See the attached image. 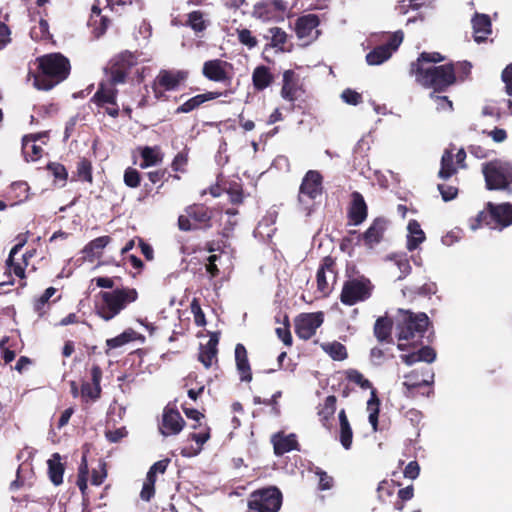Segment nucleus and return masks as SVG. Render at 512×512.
Here are the masks:
<instances>
[{"label":"nucleus","instance_id":"obj_7","mask_svg":"<svg viewBox=\"0 0 512 512\" xmlns=\"http://www.w3.org/2000/svg\"><path fill=\"white\" fill-rule=\"evenodd\" d=\"M374 289L372 281L365 275L359 274L344 281L339 298L342 304L353 306L370 299Z\"/></svg>","mask_w":512,"mask_h":512},{"label":"nucleus","instance_id":"obj_24","mask_svg":"<svg viewBox=\"0 0 512 512\" xmlns=\"http://www.w3.org/2000/svg\"><path fill=\"white\" fill-rule=\"evenodd\" d=\"M301 90L300 77L292 69L283 72V84L281 96L289 102H295L298 98V91Z\"/></svg>","mask_w":512,"mask_h":512},{"label":"nucleus","instance_id":"obj_14","mask_svg":"<svg viewBox=\"0 0 512 512\" xmlns=\"http://www.w3.org/2000/svg\"><path fill=\"white\" fill-rule=\"evenodd\" d=\"M202 75L209 81L230 86L234 76V66L219 58L207 60L202 66Z\"/></svg>","mask_w":512,"mask_h":512},{"label":"nucleus","instance_id":"obj_12","mask_svg":"<svg viewBox=\"0 0 512 512\" xmlns=\"http://www.w3.org/2000/svg\"><path fill=\"white\" fill-rule=\"evenodd\" d=\"M137 64V56L130 51L126 50L115 55L105 68L108 81L112 85L125 83L131 69Z\"/></svg>","mask_w":512,"mask_h":512},{"label":"nucleus","instance_id":"obj_33","mask_svg":"<svg viewBox=\"0 0 512 512\" xmlns=\"http://www.w3.org/2000/svg\"><path fill=\"white\" fill-rule=\"evenodd\" d=\"M319 23V17L315 14H307L299 17L295 23V32L297 37L299 39L311 37Z\"/></svg>","mask_w":512,"mask_h":512},{"label":"nucleus","instance_id":"obj_43","mask_svg":"<svg viewBox=\"0 0 512 512\" xmlns=\"http://www.w3.org/2000/svg\"><path fill=\"white\" fill-rule=\"evenodd\" d=\"M183 25L191 28L196 34H199L207 29L209 20L205 18L204 12L194 10L187 14V19Z\"/></svg>","mask_w":512,"mask_h":512},{"label":"nucleus","instance_id":"obj_23","mask_svg":"<svg viewBox=\"0 0 512 512\" xmlns=\"http://www.w3.org/2000/svg\"><path fill=\"white\" fill-rule=\"evenodd\" d=\"M271 443L273 444V450L276 456H282L293 450L300 451V444L294 433L286 435L283 431H279L272 435Z\"/></svg>","mask_w":512,"mask_h":512},{"label":"nucleus","instance_id":"obj_21","mask_svg":"<svg viewBox=\"0 0 512 512\" xmlns=\"http://www.w3.org/2000/svg\"><path fill=\"white\" fill-rule=\"evenodd\" d=\"M24 245L25 240L20 241L19 243L14 245L10 250L8 258L5 261L4 275H6L7 277H11L12 275H14L20 278L21 280H24L26 278V263H24V260H21V258L18 257V254L22 250Z\"/></svg>","mask_w":512,"mask_h":512},{"label":"nucleus","instance_id":"obj_39","mask_svg":"<svg viewBox=\"0 0 512 512\" xmlns=\"http://www.w3.org/2000/svg\"><path fill=\"white\" fill-rule=\"evenodd\" d=\"M141 163L140 167L146 169L148 167L156 166L163 161V153L159 146H145L140 150Z\"/></svg>","mask_w":512,"mask_h":512},{"label":"nucleus","instance_id":"obj_62","mask_svg":"<svg viewBox=\"0 0 512 512\" xmlns=\"http://www.w3.org/2000/svg\"><path fill=\"white\" fill-rule=\"evenodd\" d=\"M438 190L445 202L453 200L458 195V189L454 186L439 184Z\"/></svg>","mask_w":512,"mask_h":512},{"label":"nucleus","instance_id":"obj_13","mask_svg":"<svg viewBox=\"0 0 512 512\" xmlns=\"http://www.w3.org/2000/svg\"><path fill=\"white\" fill-rule=\"evenodd\" d=\"M338 276L336 259L330 255L325 256L316 273L317 291L322 297H327L333 290Z\"/></svg>","mask_w":512,"mask_h":512},{"label":"nucleus","instance_id":"obj_25","mask_svg":"<svg viewBox=\"0 0 512 512\" xmlns=\"http://www.w3.org/2000/svg\"><path fill=\"white\" fill-rule=\"evenodd\" d=\"M337 398L335 395L327 396L323 402L316 407L317 415L323 427L331 430L333 426L334 414L336 412Z\"/></svg>","mask_w":512,"mask_h":512},{"label":"nucleus","instance_id":"obj_50","mask_svg":"<svg viewBox=\"0 0 512 512\" xmlns=\"http://www.w3.org/2000/svg\"><path fill=\"white\" fill-rule=\"evenodd\" d=\"M146 175L151 184H157L161 182V184L157 187L156 193H159L160 189L163 187L164 182H167L171 176L167 168H160L154 171H149Z\"/></svg>","mask_w":512,"mask_h":512},{"label":"nucleus","instance_id":"obj_59","mask_svg":"<svg viewBox=\"0 0 512 512\" xmlns=\"http://www.w3.org/2000/svg\"><path fill=\"white\" fill-rule=\"evenodd\" d=\"M395 491V486L392 483H389L388 481H382L379 483L377 492L378 497L382 502H385L387 498L393 496Z\"/></svg>","mask_w":512,"mask_h":512},{"label":"nucleus","instance_id":"obj_40","mask_svg":"<svg viewBox=\"0 0 512 512\" xmlns=\"http://www.w3.org/2000/svg\"><path fill=\"white\" fill-rule=\"evenodd\" d=\"M408 236L406 247L409 251L416 250L419 245L426 239L424 231L417 220H410L407 226Z\"/></svg>","mask_w":512,"mask_h":512},{"label":"nucleus","instance_id":"obj_41","mask_svg":"<svg viewBox=\"0 0 512 512\" xmlns=\"http://www.w3.org/2000/svg\"><path fill=\"white\" fill-rule=\"evenodd\" d=\"M109 22L110 20L108 17L101 15V9L98 6L93 5L88 24L93 28V32L96 37H100L106 32Z\"/></svg>","mask_w":512,"mask_h":512},{"label":"nucleus","instance_id":"obj_17","mask_svg":"<svg viewBox=\"0 0 512 512\" xmlns=\"http://www.w3.org/2000/svg\"><path fill=\"white\" fill-rule=\"evenodd\" d=\"M323 321L322 312L301 313L295 318V333L300 339L308 340L315 335Z\"/></svg>","mask_w":512,"mask_h":512},{"label":"nucleus","instance_id":"obj_32","mask_svg":"<svg viewBox=\"0 0 512 512\" xmlns=\"http://www.w3.org/2000/svg\"><path fill=\"white\" fill-rule=\"evenodd\" d=\"M235 361L241 381L250 382L252 380V371L248 360L247 350L241 343H238L235 347Z\"/></svg>","mask_w":512,"mask_h":512},{"label":"nucleus","instance_id":"obj_48","mask_svg":"<svg viewBox=\"0 0 512 512\" xmlns=\"http://www.w3.org/2000/svg\"><path fill=\"white\" fill-rule=\"evenodd\" d=\"M56 288L48 287L41 296H39L34 301V311L38 314V316H43L45 314V306L48 304L50 298L56 293Z\"/></svg>","mask_w":512,"mask_h":512},{"label":"nucleus","instance_id":"obj_52","mask_svg":"<svg viewBox=\"0 0 512 512\" xmlns=\"http://www.w3.org/2000/svg\"><path fill=\"white\" fill-rule=\"evenodd\" d=\"M238 41L246 46L248 49H253L257 46L258 41L255 36L252 35V32L247 28H238L236 30Z\"/></svg>","mask_w":512,"mask_h":512},{"label":"nucleus","instance_id":"obj_53","mask_svg":"<svg viewBox=\"0 0 512 512\" xmlns=\"http://www.w3.org/2000/svg\"><path fill=\"white\" fill-rule=\"evenodd\" d=\"M276 334L278 338L286 345L291 346L293 343L291 331H290V321L288 315H284L283 319V327L276 328Z\"/></svg>","mask_w":512,"mask_h":512},{"label":"nucleus","instance_id":"obj_3","mask_svg":"<svg viewBox=\"0 0 512 512\" xmlns=\"http://www.w3.org/2000/svg\"><path fill=\"white\" fill-rule=\"evenodd\" d=\"M395 324L399 341L421 343L431 321L424 312L414 313L410 310L398 309Z\"/></svg>","mask_w":512,"mask_h":512},{"label":"nucleus","instance_id":"obj_18","mask_svg":"<svg viewBox=\"0 0 512 512\" xmlns=\"http://www.w3.org/2000/svg\"><path fill=\"white\" fill-rule=\"evenodd\" d=\"M185 426V420L180 412L175 408L167 405L162 414V421L159 430L164 436L179 434Z\"/></svg>","mask_w":512,"mask_h":512},{"label":"nucleus","instance_id":"obj_56","mask_svg":"<svg viewBox=\"0 0 512 512\" xmlns=\"http://www.w3.org/2000/svg\"><path fill=\"white\" fill-rule=\"evenodd\" d=\"M191 312L194 316V322L196 326L203 327L206 325V318L205 314L201 308V305L199 303V300L194 298L190 304Z\"/></svg>","mask_w":512,"mask_h":512},{"label":"nucleus","instance_id":"obj_26","mask_svg":"<svg viewBox=\"0 0 512 512\" xmlns=\"http://www.w3.org/2000/svg\"><path fill=\"white\" fill-rule=\"evenodd\" d=\"M198 427V432H192L188 435V439L195 441L198 447L193 451L187 448H183L181 450V455L183 457H192L198 455L202 451L203 445L210 439L211 428L208 426V424L199 422Z\"/></svg>","mask_w":512,"mask_h":512},{"label":"nucleus","instance_id":"obj_55","mask_svg":"<svg viewBox=\"0 0 512 512\" xmlns=\"http://www.w3.org/2000/svg\"><path fill=\"white\" fill-rule=\"evenodd\" d=\"M101 386H95L89 382H84L81 386L82 398L96 401L101 396Z\"/></svg>","mask_w":512,"mask_h":512},{"label":"nucleus","instance_id":"obj_4","mask_svg":"<svg viewBox=\"0 0 512 512\" xmlns=\"http://www.w3.org/2000/svg\"><path fill=\"white\" fill-rule=\"evenodd\" d=\"M100 296L102 302L96 304V314L104 321H110L138 299V292L135 288L124 287L100 292Z\"/></svg>","mask_w":512,"mask_h":512},{"label":"nucleus","instance_id":"obj_46","mask_svg":"<svg viewBox=\"0 0 512 512\" xmlns=\"http://www.w3.org/2000/svg\"><path fill=\"white\" fill-rule=\"evenodd\" d=\"M136 332L129 328L114 338L106 340V345L109 349L121 347L133 340H135Z\"/></svg>","mask_w":512,"mask_h":512},{"label":"nucleus","instance_id":"obj_54","mask_svg":"<svg viewBox=\"0 0 512 512\" xmlns=\"http://www.w3.org/2000/svg\"><path fill=\"white\" fill-rule=\"evenodd\" d=\"M188 165V152L186 149L183 151L178 152L172 162H171V168L174 172H180L185 173L186 167Z\"/></svg>","mask_w":512,"mask_h":512},{"label":"nucleus","instance_id":"obj_38","mask_svg":"<svg viewBox=\"0 0 512 512\" xmlns=\"http://www.w3.org/2000/svg\"><path fill=\"white\" fill-rule=\"evenodd\" d=\"M340 432L339 440L344 449L349 450L353 442V430L348 420L345 409H341L338 413Z\"/></svg>","mask_w":512,"mask_h":512},{"label":"nucleus","instance_id":"obj_64","mask_svg":"<svg viewBox=\"0 0 512 512\" xmlns=\"http://www.w3.org/2000/svg\"><path fill=\"white\" fill-rule=\"evenodd\" d=\"M48 169L52 172L55 178L66 181L68 172L64 165L60 163H50L48 165Z\"/></svg>","mask_w":512,"mask_h":512},{"label":"nucleus","instance_id":"obj_42","mask_svg":"<svg viewBox=\"0 0 512 512\" xmlns=\"http://www.w3.org/2000/svg\"><path fill=\"white\" fill-rule=\"evenodd\" d=\"M264 38L270 40L265 46V51L268 48H276L277 51L284 52L285 44L287 43V34L284 30L279 27H272L268 30V34L264 35Z\"/></svg>","mask_w":512,"mask_h":512},{"label":"nucleus","instance_id":"obj_37","mask_svg":"<svg viewBox=\"0 0 512 512\" xmlns=\"http://www.w3.org/2000/svg\"><path fill=\"white\" fill-rule=\"evenodd\" d=\"M48 465V476L50 481L55 486H59L63 483V475L65 472V465L61 462V456L59 453L52 454L51 458L47 461Z\"/></svg>","mask_w":512,"mask_h":512},{"label":"nucleus","instance_id":"obj_1","mask_svg":"<svg viewBox=\"0 0 512 512\" xmlns=\"http://www.w3.org/2000/svg\"><path fill=\"white\" fill-rule=\"evenodd\" d=\"M445 57L439 52H422L416 61L410 63L409 73L415 81L424 88L441 93L456 82V68L453 63L435 66L443 62Z\"/></svg>","mask_w":512,"mask_h":512},{"label":"nucleus","instance_id":"obj_49","mask_svg":"<svg viewBox=\"0 0 512 512\" xmlns=\"http://www.w3.org/2000/svg\"><path fill=\"white\" fill-rule=\"evenodd\" d=\"M77 175L82 181L92 183V163L87 158H81L77 163Z\"/></svg>","mask_w":512,"mask_h":512},{"label":"nucleus","instance_id":"obj_35","mask_svg":"<svg viewBox=\"0 0 512 512\" xmlns=\"http://www.w3.org/2000/svg\"><path fill=\"white\" fill-rule=\"evenodd\" d=\"M428 378L420 379L418 371L414 370L404 376L405 381L403 386L407 389V394H412L413 391L422 386H429L434 381V373L431 369L426 371Z\"/></svg>","mask_w":512,"mask_h":512},{"label":"nucleus","instance_id":"obj_19","mask_svg":"<svg viewBox=\"0 0 512 512\" xmlns=\"http://www.w3.org/2000/svg\"><path fill=\"white\" fill-rule=\"evenodd\" d=\"M387 226L388 220L385 217H376L366 231L358 235V243L363 241L367 248H374L383 240Z\"/></svg>","mask_w":512,"mask_h":512},{"label":"nucleus","instance_id":"obj_15","mask_svg":"<svg viewBox=\"0 0 512 512\" xmlns=\"http://www.w3.org/2000/svg\"><path fill=\"white\" fill-rule=\"evenodd\" d=\"M404 38L402 31H396L390 35L387 43L376 46L366 55V62L369 65H380L387 61L397 51Z\"/></svg>","mask_w":512,"mask_h":512},{"label":"nucleus","instance_id":"obj_5","mask_svg":"<svg viewBox=\"0 0 512 512\" xmlns=\"http://www.w3.org/2000/svg\"><path fill=\"white\" fill-rule=\"evenodd\" d=\"M485 186L488 190H502L512 193V163L494 159L482 165Z\"/></svg>","mask_w":512,"mask_h":512},{"label":"nucleus","instance_id":"obj_20","mask_svg":"<svg viewBox=\"0 0 512 512\" xmlns=\"http://www.w3.org/2000/svg\"><path fill=\"white\" fill-rule=\"evenodd\" d=\"M350 197L351 200L347 208L348 224L359 226L368 217V206L360 192L353 191Z\"/></svg>","mask_w":512,"mask_h":512},{"label":"nucleus","instance_id":"obj_30","mask_svg":"<svg viewBox=\"0 0 512 512\" xmlns=\"http://www.w3.org/2000/svg\"><path fill=\"white\" fill-rule=\"evenodd\" d=\"M275 80L271 69L265 65H259L252 72V84L256 91H263L270 87Z\"/></svg>","mask_w":512,"mask_h":512},{"label":"nucleus","instance_id":"obj_58","mask_svg":"<svg viewBox=\"0 0 512 512\" xmlns=\"http://www.w3.org/2000/svg\"><path fill=\"white\" fill-rule=\"evenodd\" d=\"M227 194L231 203L240 204L243 202V189L240 184L236 182L230 184Z\"/></svg>","mask_w":512,"mask_h":512},{"label":"nucleus","instance_id":"obj_34","mask_svg":"<svg viewBox=\"0 0 512 512\" xmlns=\"http://www.w3.org/2000/svg\"><path fill=\"white\" fill-rule=\"evenodd\" d=\"M393 324V320L387 316L377 318L373 332L379 342L387 344L394 342L392 337Z\"/></svg>","mask_w":512,"mask_h":512},{"label":"nucleus","instance_id":"obj_61","mask_svg":"<svg viewBox=\"0 0 512 512\" xmlns=\"http://www.w3.org/2000/svg\"><path fill=\"white\" fill-rule=\"evenodd\" d=\"M342 99L350 105H358L362 102V95L350 88L345 89L341 95Z\"/></svg>","mask_w":512,"mask_h":512},{"label":"nucleus","instance_id":"obj_31","mask_svg":"<svg viewBox=\"0 0 512 512\" xmlns=\"http://www.w3.org/2000/svg\"><path fill=\"white\" fill-rule=\"evenodd\" d=\"M437 353L431 346H422L417 351L409 354L400 355L401 360L408 366H411L417 362L432 363L435 361Z\"/></svg>","mask_w":512,"mask_h":512},{"label":"nucleus","instance_id":"obj_51","mask_svg":"<svg viewBox=\"0 0 512 512\" xmlns=\"http://www.w3.org/2000/svg\"><path fill=\"white\" fill-rule=\"evenodd\" d=\"M142 176L140 172L133 168L128 167L124 171L123 181L124 184L129 188H138L141 184Z\"/></svg>","mask_w":512,"mask_h":512},{"label":"nucleus","instance_id":"obj_45","mask_svg":"<svg viewBox=\"0 0 512 512\" xmlns=\"http://www.w3.org/2000/svg\"><path fill=\"white\" fill-rule=\"evenodd\" d=\"M454 155L451 151L445 150L441 158V168L438 176L442 179H448L457 172V168L454 165Z\"/></svg>","mask_w":512,"mask_h":512},{"label":"nucleus","instance_id":"obj_8","mask_svg":"<svg viewBox=\"0 0 512 512\" xmlns=\"http://www.w3.org/2000/svg\"><path fill=\"white\" fill-rule=\"evenodd\" d=\"M283 502V494L276 486H268L249 494L247 512H278Z\"/></svg>","mask_w":512,"mask_h":512},{"label":"nucleus","instance_id":"obj_57","mask_svg":"<svg viewBox=\"0 0 512 512\" xmlns=\"http://www.w3.org/2000/svg\"><path fill=\"white\" fill-rule=\"evenodd\" d=\"M107 477L106 463L100 461L99 469H93L91 475V484L95 486L101 485Z\"/></svg>","mask_w":512,"mask_h":512},{"label":"nucleus","instance_id":"obj_36","mask_svg":"<svg viewBox=\"0 0 512 512\" xmlns=\"http://www.w3.org/2000/svg\"><path fill=\"white\" fill-rule=\"evenodd\" d=\"M110 242V236L105 235L97 237L84 246L82 253L84 254L85 258L93 261L94 259L100 258L102 256L104 248Z\"/></svg>","mask_w":512,"mask_h":512},{"label":"nucleus","instance_id":"obj_28","mask_svg":"<svg viewBox=\"0 0 512 512\" xmlns=\"http://www.w3.org/2000/svg\"><path fill=\"white\" fill-rule=\"evenodd\" d=\"M472 26H473V37L477 43H482L486 41L488 35L491 34V20L490 17L486 14L476 13L472 18Z\"/></svg>","mask_w":512,"mask_h":512},{"label":"nucleus","instance_id":"obj_63","mask_svg":"<svg viewBox=\"0 0 512 512\" xmlns=\"http://www.w3.org/2000/svg\"><path fill=\"white\" fill-rule=\"evenodd\" d=\"M501 79L505 84V92L512 96V63L508 64L501 73Z\"/></svg>","mask_w":512,"mask_h":512},{"label":"nucleus","instance_id":"obj_44","mask_svg":"<svg viewBox=\"0 0 512 512\" xmlns=\"http://www.w3.org/2000/svg\"><path fill=\"white\" fill-rule=\"evenodd\" d=\"M321 348L335 361H343L348 357L345 345L338 341L322 343Z\"/></svg>","mask_w":512,"mask_h":512},{"label":"nucleus","instance_id":"obj_10","mask_svg":"<svg viewBox=\"0 0 512 512\" xmlns=\"http://www.w3.org/2000/svg\"><path fill=\"white\" fill-rule=\"evenodd\" d=\"M188 71L161 69L152 83V90L157 100L166 101L167 91H176L188 79Z\"/></svg>","mask_w":512,"mask_h":512},{"label":"nucleus","instance_id":"obj_29","mask_svg":"<svg viewBox=\"0 0 512 512\" xmlns=\"http://www.w3.org/2000/svg\"><path fill=\"white\" fill-rule=\"evenodd\" d=\"M115 86L116 85H112L110 82L108 84L105 82L99 83L97 91L91 98V102L101 108L115 101L118 94V90Z\"/></svg>","mask_w":512,"mask_h":512},{"label":"nucleus","instance_id":"obj_2","mask_svg":"<svg viewBox=\"0 0 512 512\" xmlns=\"http://www.w3.org/2000/svg\"><path fill=\"white\" fill-rule=\"evenodd\" d=\"M36 72L33 84L38 90H51L68 78L71 72L70 60L62 53L54 52L36 58Z\"/></svg>","mask_w":512,"mask_h":512},{"label":"nucleus","instance_id":"obj_16","mask_svg":"<svg viewBox=\"0 0 512 512\" xmlns=\"http://www.w3.org/2000/svg\"><path fill=\"white\" fill-rule=\"evenodd\" d=\"M323 192V177L317 170H309L304 175L299 187L298 201L305 203L306 199L315 200Z\"/></svg>","mask_w":512,"mask_h":512},{"label":"nucleus","instance_id":"obj_47","mask_svg":"<svg viewBox=\"0 0 512 512\" xmlns=\"http://www.w3.org/2000/svg\"><path fill=\"white\" fill-rule=\"evenodd\" d=\"M414 496V487L409 485L404 488H400L397 491L396 499L393 502V507L397 511H403L407 501H410Z\"/></svg>","mask_w":512,"mask_h":512},{"label":"nucleus","instance_id":"obj_22","mask_svg":"<svg viewBox=\"0 0 512 512\" xmlns=\"http://www.w3.org/2000/svg\"><path fill=\"white\" fill-rule=\"evenodd\" d=\"M234 91L232 89H226L224 91H207L202 94H197L191 98H189L187 101L182 103L180 106L177 107L175 110L176 114L180 113H190L193 110L198 109L202 104H204L207 101H211L214 99H217L221 96H228L229 94H232Z\"/></svg>","mask_w":512,"mask_h":512},{"label":"nucleus","instance_id":"obj_6","mask_svg":"<svg viewBox=\"0 0 512 512\" xmlns=\"http://www.w3.org/2000/svg\"><path fill=\"white\" fill-rule=\"evenodd\" d=\"M475 222L476 224H471L472 229H477L483 225L499 230L509 227L512 225V203L495 204L487 202L485 209L478 213Z\"/></svg>","mask_w":512,"mask_h":512},{"label":"nucleus","instance_id":"obj_9","mask_svg":"<svg viewBox=\"0 0 512 512\" xmlns=\"http://www.w3.org/2000/svg\"><path fill=\"white\" fill-rule=\"evenodd\" d=\"M185 214L178 217V228L181 231L210 229L212 227L213 210L201 203H194L185 208Z\"/></svg>","mask_w":512,"mask_h":512},{"label":"nucleus","instance_id":"obj_11","mask_svg":"<svg viewBox=\"0 0 512 512\" xmlns=\"http://www.w3.org/2000/svg\"><path fill=\"white\" fill-rule=\"evenodd\" d=\"M346 379L355 383L361 389H370V398L367 401V411L369 413L368 420L374 432L378 431V418L380 413V399L377 395V389L372 383L364 377V375L356 369H348L345 371Z\"/></svg>","mask_w":512,"mask_h":512},{"label":"nucleus","instance_id":"obj_60","mask_svg":"<svg viewBox=\"0 0 512 512\" xmlns=\"http://www.w3.org/2000/svg\"><path fill=\"white\" fill-rule=\"evenodd\" d=\"M87 482H88V478H83V477H77V481H76V485L78 486L80 492H81V495H82V499H83V511L82 512H90L89 510H87V507L89 505V495H88V485H87Z\"/></svg>","mask_w":512,"mask_h":512},{"label":"nucleus","instance_id":"obj_27","mask_svg":"<svg viewBox=\"0 0 512 512\" xmlns=\"http://www.w3.org/2000/svg\"><path fill=\"white\" fill-rule=\"evenodd\" d=\"M219 337L218 333H212L206 345H201L199 349L198 360L205 366V368H210L212 366L213 361H217V353Z\"/></svg>","mask_w":512,"mask_h":512}]
</instances>
